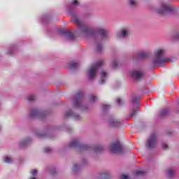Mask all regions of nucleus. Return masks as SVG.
<instances>
[{"label": "nucleus", "instance_id": "f03ea898", "mask_svg": "<svg viewBox=\"0 0 179 179\" xmlns=\"http://www.w3.org/2000/svg\"><path fill=\"white\" fill-rule=\"evenodd\" d=\"M164 50L162 49L157 50L155 53V57L152 59L151 66H155V68H159L160 65H163L167 62H173L174 61V58L173 57H164Z\"/></svg>", "mask_w": 179, "mask_h": 179}, {"label": "nucleus", "instance_id": "9b49d317", "mask_svg": "<svg viewBox=\"0 0 179 179\" xmlns=\"http://www.w3.org/2000/svg\"><path fill=\"white\" fill-rule=\"evenodd\" d=\"M176 9L175 7H171L167 4H162L161 8H157L156 12L159 15H164L165 13H174Z\"/></svg>", "mask_w": 179, "mask_h": 179}, {"label": "nucleus", "instance_id": "dca6fc26", "mask_svg": "<svg viewBox=\"0 0 179 179\" xmlns=\"http://www.w3.org/2000/svg\"><path fill=\"white\" fill-rule=\"evenodd\" d=\"M83 166H87V159L85 158L82 159L81 165L79 166L78 164H76L73 166V174H78L82 170Z\"/></svg>", "mask_w": 179, "mask_h": 179}, {"label": "nucleus", "instance_id": "f704fd0d", "mask_svg": "<svg viewBox=\"0 0 179 179\" xmlns=\"http://www.w3.org/2000/svg\"><path fill=\"white\" fill-rule=\"evenodd\" d=\"M4 162H5V163L10 164V163L13 162V159H12V158H10L8 156H6V157H4Z\"/></svg>", "mask_w": 179, "mask_h": 179}, {"label": "nucleus", "instance_id": "cd10ccee", "mask_svg": "<svg viewBox=\"0 0 179 179\" xmlns=\"http://www.w3.org/2000/svg\"><path fill=\"white\" fill-rule=\"evenodd\" d=\"M49 173L51 176H57V174H58V171L55 166H51L49 168Z\"/></svg>", "mask_w": 179, "mask_h": 179}, {"label": "nucleus", "instance_id": "de8ad7c7", "mask_svg": "<svg viewBox=\"0 0 179 179\" xmlns=\"http://www.w3.org/2000/svg\"><path fill=\"white\" fill-rule=\"evenodd\" d=\"M67 132H69V134H71V129L68 130Z\"/></svg>", "mask_w": 179, "mask_h": 179}, {"label": "nucleus", "instance_id": "4468645a", "mask_svg": "<svg viewBox=\"0 0 179 179\" xmlns=\"http://www.w3.org/2000/svg\"><path fill=\"white\" fill-rule=\"evenodd\" d=\"M64 118L65 120H66V118H73V120H76V121L82 120V117H80L79 114L76 113L75 111L72 110L71 109H69L64 113Z\"/></svg>", "mask_w": 179, "mask_h": 179}, {"label": "nucleus", "instance_id": "412c9836", "mask_svg": "<svg viewBox=\"0 0 179 179\" xmlns=\"http://www.w3.org/2000/svg\"><path fill=\"white\" fill-rule=\"evenodd\" d=\"M149 57V53L145 52H141L138 54L136 58L133 57L134 61H141V59H145Z\"/></svg>", "mask_w": 179, "mask_h": 179}, {"label": "nucleus", "instance_id": "58836bf2", "mask_svg": "<svg viewBox=\"0 0 179 179\" xmlns=\"http://www.w3.org/2000/svg\"><path fill=\"white\" fill-rule=\"evenodd\" d=\"M44 152L47 154L52 153V150L48 147L45 148Z\"/></svg>", "mask_w": 179, "mask_h": 179}, {"label": "nucleus", "instance_id": "7c9ffc66", "mask_svg": "<svg viewBox=\"0 0 179 179\" xmlns=\"http://www.w3.org/2000/svg\"><path fill=\"white\" fill-rule=\"evenodd\" d=\"M111 66H112L113 69H117V68H118V61H117V59H114L112 61Z\"/></svg>", "mask_w": 179, "mask_h": 179}, {"label": "nucleus", "instance_id": "8fccbe9b", "mask_svg": "<svg viewBox=\"0 0 179 179\" xmlns=\"http://www.w3.org/2000/svg\"><path fill=\"white\" fill-rule=\"evenodd\" d=\"M178 113H179V110H178Z\"/></svg>", "mask_w": 179, "mask_h": 179}, {"label": "nucleus", "instance_id": "49530a36", "mask_svg": "<svg viewBox=\"0 0 179 179\" xmlns=\"http://www.w3.org/2000/svg\"><path fill=\"white\" fill-rule=\"evenodd\" d=\"M171 134H172V132H171V131H169V132H167V134H168V135H171Z\"/></svg>", "mask_w": 179, "mask_h": 179}, {"label": "nucleus", "instance_id": "4be33fe9", "mask_svg": "<svg viewBox=\"0 0 179 179\" xmlns=\"http://www.w3.org/2000/svg\"><path fill=\"white\" fill-rule=\"evenodd\" d=\"M107 75H108V73L104 71H102L101 72V78L99 80L98 83L99 85H106V80L107 79Z\"/></svg>", "mask_w": 179, "mask_h": 179}, {"label": "nucleus", "instance_id": "f3484780", "mask_svg": "<svg viewBox=\"0 0 179 179\" xmlns=\"http://www.w3.org/2000/svg\"><path fill=\"white\" fill-rule=\"evenodd\" d=\"M78 30H80L81 33H85V34H88L89 36H92L93 35L94 29H90L89 27H86L85 25L80 24L78 26Z\"/></svg>", "mask_w": 179, "mask_h": 179}, {"label": "nucleus", "instance_id": "20e7f679", "mask_svg": "<svg viewBox=\"0 0 179 179\" xmlns=\"http://www.w3.org/2000/svg\"><path fill=\"white\" fill-rule=\"evenodd\" d=\"M73 148H78L80 150H92V146L87 144H82L77 140H73L69 144H66L64 147V150H68L69 149H73Z\"/></svg>", "mask_w": 179, "mask_h": 179}, {"label": "nucleus", "instance_id": "4c0bfd02", "mask_svg": "<svg viewBox=\"0 0 179 179\" xmlns=\"http://www.w3.org/2000/svg\"><path fill=\"white\" fill-rule=\"evenodd\" d=\"M71 22H75L76 23H77L78 24H80V20H79V18L78 17H74V18H72L71 20Z\"/></svg>", "mask_w": 179, "mask_h": 179}, {"label": "nucleus", "instance_id": "a18cd8bd", "mask_svg": "<svg viewBox=\"0 0 179 179\" xmlns=\"http://www.w3.org/2000/svg\"><path fill=\"white\" fill-rule=\"evenodd\" d=\"M37 173H38L37 169H34V170H32V171H31V174H32V176H37Z\"/></svg>", "mask_w": 179, "mask_h": 179}, {"label": "nucleus", "instance_id": "473e14b6", "mask_svg": "<svg viewBox=\"0 0 179 179\" xmlns=\"http://www.w3.org/2000/svg\"><path fill=\"white\" fill-rule=\"evenodd\" d=\"M28 102L29 103H32L34 101V100H36V95L34 94H31L28 96L27 98Z\"/></svg>", "mask_w": 179, "mask_h": 179}, {"label": "nucleus", "instance_id": "e433bc0d", "mask_svg": "<svg viewBox=\"0 0 179 179\" xmlns=\"http://www.w3.org/2000/svg\"><path fill=\"white\" fill-rule=\"evenodd\" d=\"M161 146H162V149L163 150H166V149H168L169 148V145H167L166 143L164 142H162L161 143Z\"/></svg>", "mask_w": 179, "mask_h": 179}, {"label": "nucleus", "instance_id": "1a4fd4ad", "mask_svg": "<svg viewBox=\"0 0 179 179\" xmlns=\"http://www.w3.org/2000/svg\"><path fill=\"white\" fill-rule=\"evenodd\" d=\"M50 114L48 110L40 111L37 109H31L29 113V118H40V120H45Z\"/></svg>", "mask_w": 179, "mask_h": 179}, {"label": "nucleus", "instance_id": "9d476101", "mask_svg": "<svg viewBox=\"0 0 179 179\" xmlns=\"http://www.w3.org/2000/svg\"><path fill=\"white\" fill-rule=\"evenodd\" d=\"M76 6H79V1L78 0H72L70 6L66 8L68 15L73 17H78L79 12L76 10Z\"/></svg>", "mask_w": 179, "mask_h": 179}, {"label": "nucleus", "instance_id": "6ab92c4d", "mask_svg": "<svg viewBox=\"0 0 179 179\" xmlns=\"http://www.w3.org/2000/svg\"><path fill=\"white\" fill-rule=\"evenodd\" d=\"M18 51L17 45H11L7 50V54L8 55H15Z\"/></svg>", "mask_w": 179, "mask_h": 179}, {"label": "nucleus", "instance_id": "bb28decb", "mask_svg": "<svg viewBox=\"0 0 179 179\" xmlns=\"http://www.w3.org/2000/svg\"><path fill=\"white\" fill-rule=\"evenodd\" d=\"M99 179H110L111 178V176L110 175V172L105 171L99 173Z\"/></svg>", "mask_w": 179, "mask_h": 179}, {"label": "nucleus", "instance_id": "37998d69", "mask_svg": "<svg viewBox=\"0 0 179 179\" xmlns=\"http://www.w3.org/2000/svg\"><path fill=\"white\" fill-rule=\"evenodd\" d=\"M129 3L131 6H135V0H129Z\"/></svg>", "mask_w": 179, "mask_h": 179}, {"label": "nucleus", "instance_id": "2f4dec72", "mask_svg": "<svg viewBox=\"0 0 179 179\" xmlns=\"http://www.w3.org/2000/svg\"><path fill=\"white\" fill-rule=\"evenodd\" d=\"M78 66V62H71L69 65L71 69H76Z\"/></svg>", "mask_w": 179, "mask_h": 179}, {"label": "nucleus", "instance_id": "6e6552de", "mask_svg": "<svg viewBox=\"0 0 179 179\" xmlns=\"http://www.w3.org/2000/svg\"><path fill=\"white\" fill-rule=\"evenodd\" d=\"M94 38V41H103L107 38V31L104 29H93L92 36Z\"/></svg>", "mask_w": 179, "mask_h": 179}, {"label": "nucleus", "instance_id": "2eb2a0df", "mask_svg": "<svg viewBox=\"0 0 179 179\" xmlns=\"http://www.w3.org/2000/svg\"><path fill=\"white\" fill-rule=\"evenodd\" d=\"M123 150L124 148L119 141H117L115 143H113L110 147V152H112V153H119Z\"/></svg>", "mask_w": 179, "mask_h": 179}, {"label": "nucleus", "instance_id": "39448f33", "mask_svg": "<svg viewBox=\"0 0 179 179\" xmlns=\"http://www.w3.org/2000/svg\"><path fill=\"white\" fill-rule=\"evenodd\" d=\"M141 99H142V96H134L131 99V106H133V108L130 110V115L128 116L129 119L132 118L133 117H135L137 113L139 111V101H141Z\"/></svg>", "mask_w": 179, "mask_h": 179}, {"label": "nucleus", "instance_id": "423d86ee", "mask_svg": "<svg viewBox=\"0 0 179 179\" xmlns=\"http://www.w3.org/2000/svg\"><path fill=\"white\" fill-rule=\"evenodd\" d=\"M130 77L133 80H136V82H139L145 79V76H146V72L141 69H133L129 72Z\"/></svg>", "mask_w": 179, "mask_h": 179}, {"label": "nucleus", "instance_id": "09e8293b", "mask_svg": "<svg viewBox=\"0 0 179 179\" xmlns=\"http://www.w3.org/2000/svg\"><path fill=\"white\" fill-rule=\"evenodd\" d=\"M31 179H37L36 177H32Z\"/></svg>", "mask_w": 179, "mask_h": 179}, {"label": "nucleus", "instance_id": "79ce46f5", "mask_svg": "<svg viewBox=\"0 0 179 179\" xmlns=\"http://www.w3.org/2000/svg\"><path fill=\"white\" fill-rule=\"evenodd\" d=\"M140 92H141V93L146 94V93H148V92H149V90H148V88H146V87H144V88L141 89L140 90Z\"/></svg>", "mask_w": 179, "mask_h": 179}, {"label": "nucleus", "instance_id": "c03bdc74", "mask_svg": "<svg viewBox=\"0 0 179 179\" xmlns=\"http://www.w3.org/2000/svg\"><path fill=\"white\" fill-rule=\"evenodd\" d=\"M121 179H129V176L125 175V174H122L121 176Z\"/></svg>", "mask_w": 179, "mask_h": 179}, {"label": "nucleus", "instance_id": "b1692460", "mask_svg": "<svg viewBox=\"0 0 179 179\" xmlns=\"http://www.w3.org/2000/svg\"><path fill=\"white\" fill-rule=\"evenodd\" d=\"M91 150H94L95 153H101L104 152V148L101 145H95L91 147Z\"/></svg>", "mask_w": 179, "mask_h": 179}, {"label": "nucleus", "instance_id": "aec40b11", "mask_svg": "<svg viewBox=\"0 0 179 179\" xmlns=\"http://www.w3.org/2000/svg\"><path fill=\"white\" fill-rule=\"evenodd\" d=\"M110 108H111V105L103 104L102 106V117H108V113H110Z\"/></svg>", "mask_w": 179, "mask_h": 179}, {"label": "nucleus", "instance_id": "7ed1b4c3", "mask_svg": "<svg viewBox=\"0 0 179 179\" xmlns=\"http://www.w3.org/2000/svg\"><path fill=\"white\" fill-rule=\"evenodd\" d=\"M31 131L38 139H54L55 138V127H45V133H41L37 129H32Z\"/></svg>", "mask_w": 179, "mask_h": 179}, {"label": "nucleus", "instance_id": "0eeeda50", "mask_svg": "<svg viewBox=\"0 0 179 179\" xmlns=\"http://www.w3.org/2000/svg\"><path fill=\"white\" fill-rule=\"evenodd\" d=\"M103 66V61L100 60L92 64L88 71V79L89 80H93L96 78L97 71Z\"/></svg>", "mask_w": 179, "mask_h": 179}, {"label": "nucleus", "instance_id": "a19ab883", "mask_svg": "<svg viewBox=\"0 0 179 179\" xmlns=\"http://www.w3.org/2000/svg\"><path fill=\"white\" fill-rule=\"evenodd\" d=\"M173 40H179V32L172 36Z\"/></svg>", "mask_w": 179, "mask_h": 179}, {"label": "nucleus", "instance_id": "ea45409f", "mask_svg": "<svg viewBox=\"0 0 179 179\" xmlns=\"http://www.w3.org/2000/svg\"><path fill=\"white\" fill-rule=\"evenodd\" d=\"M116 103L118 104V106H124V101H122V99H117Z\"/></svg>", "mask_w": 179, "mask_h": 179}, {"label": "nucleus", "instance_id": "ddd939ff", "mask_svg": "<svg viewBox=\"0 0 179 179\" xmlns=\"http://www.w3.org/2000/svg\"><path fill=\"white\" fill-rule=\"evenodd\" d=\"M83 92H78L73 97V104L75 108H82V99L84 97Z\"/></svg>", "mask_w": 179, "mask_h": 179}, {"label": "nucleus", "instance_id": "a211bd4d", "mask_svg": "<svg viewBox=\"0 0 179 179\" xmlns=\"http://www.w3.org/2000/svg\"><path fill=\"white\" fill-rule=\"evenodd\" d=\"M108 124L110 127L113 128H120L122 125V120H115L114 119H110L108 120Z\"/></svg>", "mask_w": 179, "mask_h": 179}, {"label": "nucleus", "instance_id": "c756f323", "mask_svg": "<svg viewBox=\"0 0 179 179\" xmlns=\"http://www.w3.org/2000/svg\"><path fill=\"white\" fill-rule=\"evenodd\" d=\"M146 174L145 171H137L134 173V177H142Z\"/></svg>", "mask_w": 179, "mask_h": 179}, {"label": "nucleus", "instance_id": "5701e85b", "mask_svg": "<svg viewBox=\"0 0 179 179\" xmlns=\"http://www.w3.org/2000/svg\"><path fill=\"white\" fill-rule=\"evenodd\" d=\"M31 143V138L28 137L25 138L24 141H21L19 143L20 148H27V146H29Z\"/></svg>", "mask_w": 179, "mask_h": 179}, {"label": "nucleus", "instance_id": "c85d7f7f", "mask_svg": "<svg viewBox=\"0 0 179 179\" xmlns=\"http://www.w3.org/2000/svg\"><path fill=\"white\" fill-rule=\"evenodd\" d=\"M118 37H122V38H125L127 36H128V31L127 29H122L120 34H117Z\"/></svg>", "mask_w": 179, "mask_h": 179}, {"label": "nucleus", "instance_id": "a878e982", "mask_svg": "<svg viewBox=\"0 0 179 179\" xmlns=\"http://www.w3.org/2000/svg\"><path fill=\"white\" fill-rule=\"evenodd\" d=\"M95 43L96 44V52H101L103 51V41H95Z\"/></svg>", "mask_w": 179, "mask_h": 179}, {"label": "nucleus", "instance_id": "c9c22d12", "mask_svg": "<svg viewBox=\"0 0 179 179\" xmlns=\"http://www.w3.org/2000/svg\"><path fill=\"white\" fill-rule=\"evenodd\" d=\"M166 174L168 177H173V176H174V171H173V169H169Z\"/></svg>", "mask_w": 179, "mask_h": 179}, {"label": "nucleus", "instance_id": "72a5a7b5", "mask_svg": "<svg viewBox=\"0 0 179 179\" xmlns=\"http://www.w3.org/2000/svg\"><path fill=\"white\" fill-rule=\"evenodd\" d=\"M89 99L91 103H96L97 101V98L93 94L90 95Z\"/></svg>", "mask_w": 179, "mask_h": 179}, {"label": "nucleus", "instance_id": "f8f14e48", "mask_svg": "<svg viewBox=\"0 0 179 179\" xmlns=\"http://www.w3.org/2000/svg\"><path fill=\"white\" fill-rule=\"evenodd\" d=\"M157 140V138L156 136V134L155 133L151 134L146 142L147 149H149V150L155 149Z\"/></svg>", "mask_w": 179, "mask_h": 179}, {"label": "nucleus", "instance_id": "393cba45", "mask_svg": "<svg viewBox=\"0 0 179 179\" xmlns=\"http://www.w3.org/2000/svg\"><path fill=\"white\" fill-rule=\"evenodd\" d=\"M169 114L170 110H169L168 108H165L159 112V113L158 114V117L159 118H163L164 117H167V115Z\"/></svg>", "mask_w": 179, "mask_h": 179}, {"label": "nucleus", "instance_id": "f257e3e1", "mask_svg": "<svg viewBox=\"0 0 179 179\" xmlns=\"http://www.w3.org/2000/svg\"><path fill=\"white\" fill-rule=\"evenodd\" d=\"M53 20L52 13H45L38 17V21L44 29L45 34L48 37H55V36H62L65 40L73 41L76 36L72 31L65 30L64 28H57L55 27H50L51 22Z\"/></svg>", "mask_w": 179, "mask_h": 179}]
</instances>
